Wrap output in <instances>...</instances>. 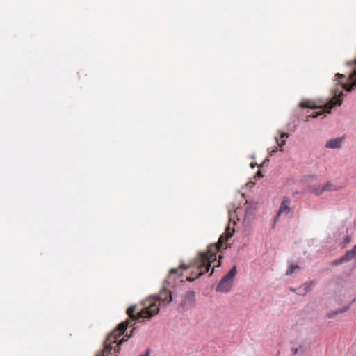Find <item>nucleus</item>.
I'll return each instance as SVG.
<instances>
[{"label": "nucleus", "mask_w": 356, "mask_h": 356, "mask_svg": "<svg viewBox=\"0 0 356 356\" xmlns=\"http://www.w3.org/2000/svg\"><path fill=\"white\" fill-rule=\"evenodd\" d=\"M234 232V229L231 231L229 225H228L225 233L220 236L217 243L210 244L206 251L199 252L197 257L193 259L188 265L181 264L179 270H187L192 267L197 268L196 270L192 271L190 276L186 277V280L192 282L195 278L208 273L211 264L216 261L217 252L220 251L223 244L233 236Z\"/></svg>", "instance_id": "obj_1"}, {"label": "nucleus", "mask_w": 356, "mask_h": 356, "mask_svg": "<svg viewBox=\"0 0 356 356\" xmlns=\"http://www.w3.org/2000/svg\"><path fill=\"white\" fill-rule=\"evenodd\" d=\"M177 272V268L170 270V275L165 281L163 288L157 296L149 297L142 302L143 307L138 312V318L150 319L159 313L160 305H166L172 301V289L175 288L176 284V281L173 279L172 275Z\"/></svg>", "instance_id": "obj_2"}, {"label": "nucleus", "mask_w": 356, "mask_h": 356, "mask_svg": "<svg viewBox=\"0 0 356 356\" xmlns=\"http://www.w3.org/2000/svg\"><path fill=\"white\" fill-rule=\"evenodd\" d=\"M335 88L332 90L333 97L332 99L321 108L319 112H313L309 117L316 118L323 113H330L331 109L334 106H341L343 99V93L342 89L348 92H351L356 87V59L353 64L352 73L348 78L339 73L335 74Z\"/></svg>", "instance_id": "obj_3"}, {"label": "nucleus", "mask_w": 356, "mask_h": 356, "mask_svg": "<svg viewBox=\"0 0 356 356\" xmlns=\"http://www.w3.org/2000/svg\"><path fill=\"white\" fill-rule=\"evenodd\" d=\"M195 303V294L193 291H188L184 296V300L179 304L184 310H188L193 308Z\"/></svg>", "instance_id": "obj_4"}, {"label": "nucleus", "mask_w": 356, "mask_h": 356, "mask_svg": "<svg viewBox=\"0 0 356 356\" xmlns=\"http://www.w3.org/2000/svg\"><path fill=\"white\" fill-rule=\"evenodd\" d=\"M256 211V203L246 202L245 204L244 222H251L255 218Z\"/></svg>", "instance_id": "obj_5"}, {"label": "nucleus", "mask_w": 356, "mask_h": 356, "mask_svg": "<svg viewBox=\"0 0 356 356\" xmlns=\"http://www.w3.org/2000/svg\"><path fill=\"white\" fill-rule=\"evenodd\" d=\"M290 202H291V200L289 197H284V200H282V202L280 204V209H279L277 216L275 218V222L277 220V218H279L280 215L282 213L286 211V213H288L291 211V208L289 207Z\"/></svg>", "instance_id": "obj_6"}, {"label": "nucleus", "mask_w": 356, "mask_h": 356, "mask_svg": "<svg viewBox=\"0 0 356 356\" xmlns=\"http://www.w3.org/2000/svg\"><path fill=\"white\" fill-rule=\"evenodd\" d=\"M232 287V282H227L221 279L216 286V291L222 293L229 292Z\"/></svg>", "instance_id": "obj_7"}, {"label": "nucleus", "mask_w": 356, "mask_h": 356, "mask_svg": "<svg viewBox=\"0 0 356 356\" xmlns=\"http://www.w3.org/2000/svg\"><path fill=\"white\" fill-rule=\"evenodd\" d=\"M343 141H344V138H343V137H339V138L330 139L325 144V147L331 148V149L339 148L341 146Z\"/></svg>", "instance_id": "obj_8"}, {"label": "nucleus", "mask_w": 356, "mask_h": 356, "mask_svg": "<svg viewBox=\"0 0 356 356\" xmlns=\"http://www.w3.org/2000/svg\"><path fill=\"white\" fill-rule=\"evenodd\" d=\"M355 298H354L353 300V301L348 304V305H346L341 308H339L338 309H336V310H334V311H330V312L327 313V316L328 318H332L333 317H334L335 316L339 314H342L345 312H347L351 307L352 304L355 302Z\"/></svg>", "instance_id": "obj_9"}, {"label": "nucleus", "mask_w": 356, "mask_h": 356, "mask_svg": "<svg viewBox=\"0 0 356 356\" xmlns=\"http://www.w3.org/2000/svg\"><path fill=\"white\" fill-rule=\"evenodd\" d=\"M314 284V282L313 281L306 282L305 283L303 284L304 289H301V290H300L299 292H296V294L302 296H305L307 293L310 292L312 290V286Z\"/></svg>", "instance_id": "obj_10"}, {"label": "nucleus", "mask_w": 356, "mask_h": 356, "mask_svg": "<svg viewBox=\"0 0 356 356\" xmlns=\"http://www.w3.org/2000/svg\"><path fill=\"white\" fill-rule=\"evenodd\" d=\"M343 257L346 262L350 261L354 258H356V245H354L352 250L346 252Z\"/></svg>", "instance_id": "obj_11"}, {"label": "nucleus", "mask_w": 356, "mask_h": 356, "mask_svg": "<svg viewBox=\"0 0 356 356\" xmlns=\"http://www.w3.org/2000/svg\"><path fill=\"white\" fill-rule=\"evenodd\" d=\"M236 272H237L236 266L234 265L229 270V271L225 276L222 277V279L227 282H232V280L236 275Z\"/></svg>", "instance_id": "obj_12"}, {"label": "nucleus", "mask_w": 356, "mask_h": 356, "mask_svg": "<svg viewBox=\"0 0 356 356\" xmlns=\"http://www.w3.org/2000/svg\"><path fill=\"white\" fill-rule=\"evenodd\" d=\"M236 272H237L236 266L234 265L229 270V271L225 276L222 277V279L227 282H232V280L236 275Z\"/></svg>", "instance_id": "obj_13"}, {"label": "nucleus", "mask_w": 356, "mask_h": 356, "mask_svg": "<svg viewBox=\"0 0 356 356\" xmlns=\"http://www.w3.org/2000/svg\"><path fill=\"white\" fill-rule=\"evenodd\" d=\"M300 107L303 108H316L315 106V103L311 100H305L300 103Z\"/></svg>", "instance_id": "obj_14"}, {"label": "nucleus", "mask_w": 356, "mask_h": 356, "mask_svg": "<svg viewBox=\"0 0 356 356\" xmlns=\"http://www.w3.org/2000/svg\"><path fill=\"white\" fill-rule=\"evenodd\" d=\"M300 266L298 264H291L286 272V275H291L296 270H300Z\"/></svg>", "instance_id": "obj_15"}, {"label": "nucleus", "mask_w": 356, "mask_h": 356, "mask_svg": "<svg viewBox=\"0 0 356 356\" xmlns=\"http://www.w3.org/2000/svg\"><path fill=\"white\" fill-rule=\"evenodd\" d=\"M289 134L287 133H282L280 134V138H276L277 144L282 147L284 144L285 141L284 138L289 137Z\"/></svg>", "instance_id": "obj_16"}, {"label": "nucleus", "mask_w": 356, "mask_h": 356, "mask_svg": "<svg viewBox=\"0 0 356 356\" xmlns=\"http://www.w3.org/2000/svg\"><path fill=\"white\" fill-rule=\"evenodd\" d=\"M222 259H223V256L222 255H220L219 257H218V264L216 266H215L213 268H212V271L211 272V273L209 274V276H211L214 271H215V268H217V267H220L221 265H222Z\"/></svg>", "instance_id": "obj_17"}, {"label": "nucleus", "mask_w": 356, "mask_h": 356, "mask_svg": "<svg viewBox=\"0 0 356 356\" xmlns=\"http://www.w3.org/2000/svg\"><path fill=\"white\" fill-rule=\"evenodd\" d=\"M346 262V261L344 260L343 256H341L340 258L337 259H335V260H333L332 262H331V264L332 266H337V265H339L342 263H344Z\"/></svg>", "instance_id": "obj_18"}, {"label": "nucleus", "mask_w": 356, "mask_h": 356, "mask_svg": "<svg viewBox=\"0 0 356 356\" xmlns=\"http://www.w3.org/2000/svg\"><path fill=\"white\" fill-rule=\"evenodd\" d=\"M351 241V237L349 235L346 236L343 241L341 243L342 248L346 247Z\"/></svg>", "instance_id": "obj_19"}, {"label": "nucleus", "mask_w": 356, "mask_h": 356, "mask_svg": "<svg viewBox=\"0 0 356 356\" xmlns=\"http://www.w3.org/2000/svg\"><path fill=\"white\" fill-rule=\"evenodd\" d=\"M331 186V184L328 182L326 184H325L323 188L318 191H316V193L318 195L320 193H321L323 191H327L329 190V187Z\"/></svg>", "instance_id": "obj_20"}, {"label": "nucleus", "mask_w": 356, "mask_h": 356, "mask_svg": "<svg viewBox=\"0 0 356 356\" xmlns=\"http://www.w3.org/2000/svg\"><path fill=\"white\" fill-rule=\"evenodd\" d=\"M262 177H263L262 172L260 170H259L254 175V179H259Z\"/></svg>", "instance_id": "obj_21"}, {"label": "nucleus", "mask_w": 356, "mask_h": 356, "mask_svg": "<svg viewBox=\"0 0 356 356\" xmlns=\"http://www.w3.org/2000/svg\"><path fill=\"white\" fill-rule=\"evenodd\" d=\"M289 290L296 293V292H299V291H300V290H301V288H293V287H290V288H289Z\"/></svg>", "instance_id": "obj_22"}, {"label": "nucleus", "mask_w": 356, "mask_h": 356, "mask_svg": "<svg viewBox=\"0 0 356 356\" xmlns=\"http://www.w3.org/2000/svg\"><path fill=\"white\" fill-rule=\"evenodd\" d=\"M298 350H299V348H291V352L293 353V355H297L298 353Z\"/></svg>", "instance_id": "obj_23"}, {"label": "nucleus", "mask_w": 356, "mask_h": 356, "mask_svg": "<svg viewBox=\"0 0 356 356\" xmlns=\"http://www.w3.org/2000/svg\"><path fill=\"white\" fill-rule=\"evenodd\" d=\"M268 161H269V160L266 159V160L262 163V164L261 165V167H263V166L266 164V162H268Z\"/></svg>", "instance_id": "obj_24"}, {"label": "nucleus", "mask_w": 356, "mask_h": 356, "mask_svg": "<svg viewBox=\"0 0 356 356\" xmlns=\"http://www.w3.org/2000/svg\"><path fill=\"white\" fill-rule=\"evenodd\" d=\"M257 165V164L256 163H251V164H250V167L253 168H254V166H255V165Z\"/></svg>", "instance_id": "obj_25"}, {"label": "nucleus", "mask_w": 356, "mask_h": 356, "mask_svg": "<svg viewBox=\"0 0 356 356\" xmlns=\"http://www.w3.org/2000/svg\"><path fill=\"white\" fill-rule=\"evenodd\" d=\"M231 247H232V245H231V244H230V243H227V245H226V248H227H227H231Z\"/></svg>", "instance_id": "obj_26"}, {"label": "nucleus", "mask_w": 356, "mask_h": 356, "mask_svg": "<svg viewBox=\"0 0 356 356\" xmlns=\"http://www.w3.org/2000/svg\"><path fill=\"white\" fill-rule=\"evenodd\" d=\"M140 356H149V353L147 352L145 354L141 355Z\"/></svg>", "instance_id": "obj_27"}, {"label": "nucleus", "mask_w": 356, "mask_h": 356, "mask_svg": "<svg viewBox=\"0 0 356 356\" xmlns=\"http://www.w3.org/2000/svg\"><path fill=\"white\" fill-rule=\"evenodd\" d=\"M299 347H300V349L302 348V345H300Z\"/></svg>", "instance_id": "obj_28"}]
</instances>
